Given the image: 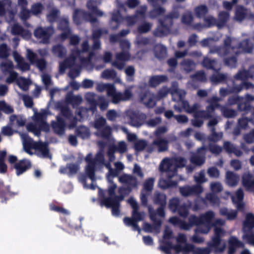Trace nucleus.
<instances>
[{"instance_id": "1", "label": "nucleus", "mask_w": 254, "mask_h": 254, "mask_svg": "<svg viewBox=\"0 0 254 254\" xmlns=\"http://www.w3.org/2000/svg\"><path fill=\"white\" fill-rule=\"evenodd\" d=\"M214 217V213L208 211L202 215L199 218L193 216H191L189 219V224L179 220L176 217L170 218L169 222L185 230L189 229L192 225H197L198 228L196 230V233L206 234L209 232L211 227L213 225L212 220ZM224 224V221L222 220L217 219L215 221L214 225L216 236L213 238L211 244L209 245L208 249H194L192 245L187 244L186 237L183 234L179 235L177 239V245L173 246L170 242L172 237V232L167 227L163 238V242L167 245V248L162 247V249L167 252L169 249H173L176 252H182L184 254H208L210 251H214L216 252H222L225 249V245L220 241L219 237L222 235L223 231L218 226H222Z\"/></svg>"}, {"instance_id": "2", "label": "nucleus", "mask_w": 254, "mask_h": 254, "mask_svg": "<svg viewBox=\"0 0 254 254\" xmlns=\"http://www.w3.org/2000/svg\"><path fill=\"white\" fill-rule=\"evenodd\" d=\"M85 160L87 163V165L85 168V172L92 181H93L95 178L94 172L95 168L101 165H105L108 169L109 172L107 175V178L109 183L108 190V193L109 197V198H105L102 200V203L107 207L112 208L113 215L118 216L120 213V202L123 200L125 195L122 194L123 190L122 188L119 189V191L121 193L119 196L115 195L114 191L117 186L112 182V179L116 177L119 172L124 169V164L121 162H116L114 165L116 170H113L110 164H104L103 154L102 152H99L94 160H92L91 154H88L85 158Z\"/></svg>"}, {"instance_id": "3", "label": "nucleus", "mask_w": 254, "mask_h": 254, "mask_svg": "<svg viewBox=\"0 0 254 254\" xmlns=\"http://www.w3.org/2000/svg\"><path fill=\"white\" fill-rule=\"evenodd\" d=\"M171 93L174 101L179 102L182 105L184 109L188 113H194V119L192 120V125L194 126L199 127L203 124V119H207L212 116V113L210 112L218 106L217 102L218 99L216 98H213L210 101V106L207 108V111L209 113L205 112H198V106L196 104L190 107L188 103L183 100L186 95V92L183 90H180L178 88L177 85L173 86L171 89Z\"/></svg>"}, {"instance_id": "4", "label": "nucleus", "mask_w": 254, "mask_h": 254, "mask_svg": "<svg viewBox=\"0 0 254 254\" xmlns=\"http://www.w3.org/2000/svg\"><path fill=\"white\" fill-rule=\"evenodd\" d=\"M237 44V40H231L229 37H227L224 41L223 47L214 50L211 49L210 52L211 53L216 52L220 56H228L230 58L228 61L227 59H225V64L232 67L235 65L236 63V60L234 57V54H238L243 52L249 53L252 49V45L249 44L248 41H244L242 45L236 48L235 46Z\"/></svg>"}, {"instance_id": "5", "label": "nucleus", "mask_w": 254, "mask_h": 254, "mask_svg": "<svg viewBox=\"0 0 254 254\" xmlns=\"http://www.w3.org/2000/svg\"><path fill=\"white\" fill-rule=\"evenodd\" d=\"M83 50L72 53V56L63 63L60 64V71L63 73L66 68L72 67L74 64L78 65L79 63L84 64V61L89 62L91 57L90 53L87 51L88 45L86 42L82 44Z\"/></svg>"}, {"instance_id": "6", "label": "nucleus", "mask_w": 254, "mask_h": 254, "mask_svg": "<svg viewBox=\"0 0 254 254\" xmlns=\"http://www.w3.org/2000/svg\"><path fill=\"white\" fill-rule=\"evenodd\" d=\"M20 135L22 141L23 149L26 153L32 155L33 153L30 150L33 149L38 155L43 157L51 158L47 144L33 141L26 134L20 133Z\"/></svg>"}, {"instance_id": "7", "label": "nucleus", "mask_w": 254, "mask_h": 254, "mask_svg": "<svg viewBox=\"0 0 254 254\" xmlns=\"http://www.w3.org/2000/svg\"><path fill=\"white\" fill-rule=\"evenodd\" d=\"M96 89L100 92L106 90L107 94L112 99V102L117 104L121 101H125L130 99L132 96L131 88H127L124 93L117 92L114 85L111 84L99 83Z\"/></svg>"}, {"instance_id": "8", "label": "nucleus", "mask_w": 254, "mask_h": 254, "mask_svg": "<svg viewBox=\"0 0 254 254\" xmlns=\"http://www.w3.org/2000/svg\"><path fill=\"white\" fill-rule=\"evenodd\" d=\"M33 111L34 112V115L32 117L33 122L27 125V129L35 135L38 136L40 130H43L47 131L49 130V126L45 121L48 113L44 110H41L39 113H38L35 109H33Z\"/></svg>"}, {"instance_id": "9", "label": "nucleus", "mask_w": 254, "mask_h": 254, "mask_svg": "<svg viewBox=\"0 0 254 254\" xmlns=\"http://www.w3.org/2000/svg\"><path fill=\"white\" fill-rule=\"evenodd\" d=\"M186 160L180 157L177 159H164L160 164V170L167 174L169 178L175 176L178 168L184 167Z\"/></svg>"}, {"instance_id": "10", "label": "nucleus", "mask_w": 254, "mask_h": 254, "mask_svg": "<svg viewBox=\"0 0 254 254\" xmlns=\"http://www.w3.org/2000/svg\"><path fill=\"white\" fill-rule=\"evenodd\" d=\"M127 202L133 209L132 218H125L124 220V223L127 226H131L134 230H137L140 232V229L138 226L137 223L144 219L145 213L137 211L138 204L133 198H130L127 200Z\"/></svg>"}, {"instance_id": "11", "label": "nucleus", "mask_w": 254, "mask_h": 254, "mask_svg": "<svg viewBox=\"0 0 254 254\" xmlns=\"http://www.w3.org/2000/svg\"><path fill=\"white\" fill-rule=\"evenodd\" d=\"M151 219L154 222V225L151 226L147 223H145L143 226V229L147 232L158 233L160 230L161 222L160 218L165 216L163 208L162 207L159 208L156 213H153L150 207L148 208Z\"/></svg>"}, {"instance_id": "12", "label": "nucleus", "mask_w": 254, "mask_h": 254, "mask_svg": "<svg viewBox=\"0 0 254 254\" xmlns=\"http://www.w3.org/2000/svg\"><path fill=\"white\" fill-rule=\"evenodd\" d=\"M254 215L248 214L243 224L244 235L243 238L248 243L254 246Z\"/></svg>"}, {"instance_id": "13", "label": "nucleus", "mask_w": 254, "mask_h": 254, "mask_svg": "<svg viewBox=\"0 0 254 254\" xmlns=\"http://www.w3.org/2000/svg\"><path fill=\"white\" fill-rule=\"evenodd\" d=\"M71 120V117L68 109L66 107L63 108L61 110V116L57 117V122L52 124L55 131L60 135L63 134L65 125Z\"/></svg>"}, {"instance_id": "14", "label": "nucleus", "mask_w": 254, "mask_h": 254, "mask_svg": "<svg viewBox=\"0 0 254 254\" xmlns=\"http://www.w3.org/2000/svg\"><path fill=\"white\" fill-rule=\"evenodd\" d=\"M121 46L123 52L117 55L116 61L113 63L114 66L120 69L124 67V62L129 59V56L127 50L129 48L130 44L127 41L124 40L121 43Z\"/></svg>"}, {"instance_id": "15", "label": "nucleus", "mask_w": 254, "mask_h": 254, "mask_svg": "<svg viewBox=\"0 0 254 254\" xmlns=\"http://www.w3.org/2000/svg\"><path fill=\"white\" fill-rule=\"evenodd\" d=\"M106 120L101 117L97 119L94 123V127L98 130L96 134L104 137H107L111 133V128L105 125Z\"/></svg>"}, {"instance_id": "16", "label": "nucleus", "mask_w": 254, "mask_h": 254, "mask_svg": "<svg viewBox=\"0 0 254 254\" xmlns=\"http://www.w3.org/2000/svg\"><path fill=\"white\" fill-rule=\"evenodd\" d=\"M54 33L52 28L43 29L39 27L37 28L34 32L35 36L42 43L48 42L50 36Z\"/></svg>"}, {"instance_id": "17", "label": "nucleus", "mask_w": 254, "mask_h": 254, "mask_svg": "<svg viewBox=\"0 0 254 254\" xmlns=\"http://www.w3.org/2000/svg\"><path fill=\"white\" fill-rule=\"evenodd\" d=\"M59 27L63 28L64 32L61 35L62 38L69 37L70 38V43L71 45H75L79 42V38L76 36L70 35V32L68 28V21L66 19L61 20Z\"/></svg>"}, {"instance_id": "18", "label": "nucleus", "mask_w": 254, "mask_h": 254, "mask_svg": "<svg viewBox=\"0 0 254 254\" xmlns=\"http://www.w3.org/2000/svg\"><path fill=\"white\" fill-rule=\"evenodd\" d=\"M153 184L154 180L152 179L147 180L144 184V189L140 195L141 203L144 205L147 204V196L149 195V191L152 190Z\"/></svg>"}, {"instance_id": "19", "label": "nucleus", "mask_w": 254, "mask_h": 254, "mask_svg": "<svg viewBox=\"0 0 254 254\" xmlns=\"http://www.w3.org/2000/svg\"><path fill=\"white\" fill-rule=\"evenodd\" d=\"M26 56L31 64L35 65L40 70H43L45 68L46 66L45 61L37 59L36 54L30 50H27Z\"/></svg>"}, {"instance_id": "20", "label": "nucleus", "mask_w": 254, "mask_h": 254, "mask_svg": "<svg viewBox=\"0 0 254 254\" xmlns=\"http://www.w3.org/2000/svg\"><path fill=\"white\" fill-rule=\"evenodd\" d=\"M206 152V149L201 147L197 151V154H194L190 158L191 163L196 166L201 165L204 163V155Z\"/></svg>"}, {"instance_id": "21", "label": "nucleus", "mask_w": 254, "mask_h": 254, "mask_svg": "<svg viewBox=\"0 0 254 254\" xmlns=\"http://www.w3.org/2000/svg\"><path fill=\"white\" fill-rule=\"evenodd\" d=\"M1 66L3 67V69L9 70V76L6 78V82L8 83H10L15 81L17 82V80L19 77H18L16 72L11 70L12 67V62L7 61L2 63Z\"/></svg>"}, {"instance_id": "22", "label": "nucleus", "mask_w": 254, "mask_h": 254, "mask_svg": "<svg viewBox=\"0 0 254 254\" xmlns=\"http://www.w3.org/2000/svg\"><path fill=\"white\" fill-rule=\"evenodd\" d=\"M171 23V19L166 17L165 21H160V25L155 31V35L157 36H162L169 33L170 29L168 24Z\"/></svg>"}, {"instance_id": "23", "label": "nucleus", "mask_w": 254, "mask_h": 254, "mask_svg": "<svg viewBox=\"0 0 254 254\" xmlns=\"http://www.w3.org/2000/svg\"><path fill=\"white\" fill-rule=\"evenodd\" d=\"M179 200L177 198H173L170 201L169 207L173 212L178 210L180 215L186 217L188 214V208L186 207H178Z\"/></svg>"}, {"instance_id": "24", "label": "nucleus", "mask_w": 254, "mask_h": 254, "mask_svg": "<svg viewBox=\"0 0 254 254\" xmlns=\"http://www.w3.org/2000/svg\"><path fill=\"white\" fill-rule=\"evenodd\" d=\"M27 6L26 0H18V6L20 8L19 16L23 20L28 19L31 16L30 11L26 9Z\"/></svg>"}, {"instance_id": "25", "label": "nucleus", "mask_w": 254, "mask_h": 254, "mask_svg": "<svg viewBox=\"0 0 254 254\" xmlns=\"http://www.w3.org/2000/svg\"><path fill=\"white\" fill-rule=\"evenodd\" d=\"M232 200L238 209L243 207V192L241 189H239L234 194L231 195Z\"/></svg>"}, {"instance_id": "26", "label": "nucleus", "mask_w": 254, "mask_h": 254, "mask_svg": "<svg viewBox=\"0 0 254 254\" xmlns=\"http://www.w3.org/2000/svg\"><path fill=\"white\" fill-rule=\"evenodd\" d=\"M125 118L127 120L128 124L132 126L139 127L141 123L138 121L137 114L131 110H129L126 113Z\"/></svg>"}, {"instance_id": "27", "label": "nucleus", "mask_w": 254, "mask_h": 254, "mask_svg": "<svg viewBox=\"0 0 254 254\" xmlns=\"http://www.w3.org/2000/svg\"><path fill=\"white\" fill-rule=\"evenodd\" d=\"M202 191V188L198 186L195 188L190 187H185L180 188V192L184 196H188L193 193H199Z\"/></svg>"}, {"instance_id": "28", "label": "nucleus", "mask_w": 254, "mask_h": 254, "mask_svg": "<svg viewBox=\"0 0 254 254\" xmlns=\"http://www.w3.org/2000/svg\"><path fill=\"white\" fill-rule=\"evenodd\" d=\"M239 177L234 173L228 171L226 174V182L230 187H233L236 186L239 181Z\"/></svg>"}, {"instance_id": "29", "label": "nucleus", "mask_w": 254, "mask_h": 254, "mask_svg": "<svg viewBox=\"0 0 254 254\" xmlns=\"http://www.w3.org/2000/svg\"><path fill=\"white\" fill-rule=\"evenodd\" d=\"M119 182L128 186L129 187L137 186V183L136 179L128 175H123L119 178Z\"/></svg>"}, {"instance_id": "30", "label": "nucleus", "mask_w": 254, "mask_h": 254, "mask_svg": "<svg viewBox=\"0 0 254 254\" xmlns=\"http://www.w3.org/2000/svg\"><path fill=\"white\" fill-rule=\"evenodd\" d=\"M30 167V163L27 160H22L15 164L14 167L17 175H20Z\"/></svg>"}, {"instance_id": "31", "label": "nucleus", "mask_w": 254, "mask_h": 254, "mask_svg": "<svg viewBox=\"0 0 254 254\" xmlns=\"http://www.w3.org/2000/svg\"><path fill=\"white\" fill-rule=\"evenodd\" d=\"M149 2L151 3L154 7V10L151 12L150 15L151 17H158L161 16L165 12V10L160 7H157L155 3L161 1L162 3L165 1V0H148Z\"/></svg>"}, {"instance_id": "32", "label": "nucleus", "mask_w": 254, "mask_h": 254, "mask_svg": "<svg viewBox=\"0 0 254 254\" xmlns=\"http://www.w3.org/2000/svg\"><path fill=\"white\" fill-rule=\"evenodd\" d=\"M243 243L238 241V240L234 237H232L229 240V253L232 254L235 251L236 249L239 247H243Z\"/></svg>"}, {"instance_id": "33", "label": "nucleus", "mask_w": 254, "mask_h": 254, "mask_svg": "<svg viewBox=\"0 0 254 254\" xmlns=\"http://www.w3.org/2000/svg\"><path fill=\"white\" fill-rule=\"evenodd\" d=\"M242 182L247 189L252 190L254 189V178L249 173L244 175Z\"/></svg>"}, {"instance_id": "34", "label": "nucleus", "mask_w": 254, "mask_h": 254, "mask_svg": "<svg viewBox=\"0 0 254 254\" xmlns=\"http://www.w3.org/2000/svg\"><path fill=\"white\" fill-rule=\"evenodd\" d=\"M13 57L15 61L17 62L19 68L22 71L28 70L29 69V65L26 63L20 56L16 52H14Z\"/></svg>"}, {"instance_id": "35", "label": "nucleus", "mask_w": 254, "mask_h": 254, "mask_svg": "<svg viewBox=\"0 0 254 254\" xmlns=\"http://www.w3.org/2000/svg\"><path fill=\"white\" fill-rule=\"evenodd\" d=\"M78 166L75 164H69L67 166L61 167L60 172L61 174L72 175L75 174L78 170Z\"/></svg>"}, {"instance_id": "36", "label": "nucleus", "mask_w": 254, "mask_h": 254, "mask_svg": "<svg viewBox=\"0 0 254 254\" xmlns=\"http://www.w3.org/2000/svg\"><path fill=\"white\" fill-rule=\"evenodd\" d=\"M11 3V1L10 0H4V5H3L0 2V15H3L4 14H5L6 16L8 15L10 17V19H7V20L8 22H10L11 20L13 18V14L11 13L9 11H5L4 8H8ZM6 18H7L6 17Z\"/></svg>"}, {"instance_id": "37", "label": "nucleus", "mask_w": 254, "mask_h": 254, "mask_svg": "<svg viewBox=\"0 0 254 254\" xmlns=\"http://www.w3.org/2000/svg\"><path fill=\"white\" fill-rule=\"evenodd\" d=\"M9 122L11 125L13 126L16 124L19 126H23L25 125L26 120L21 116L12 115L9 117Z\"/></svg>"}, {"instance_id": "38", "label": "nucleus", "mask_w": 254, "mask_h": 254, "mask_svg": "<svg viewBox=\"0 0 254 254\" xmlns=\"http://www.w3.org/2000/svg\"><path fill=\"white\" fill-rule=\"evenodd\" d=\"M156 98L154 95L148 93L142 98V101L147 107H153L155 104V99Z\"/></svg>"}, {"instance_id": "39", "label": "nucleus", "mask_w": 254, "mask_h": 254, "mask_svg": "<svg viewBox=\"0 0 254 254\" xmlns=\"http://www.w3.org/2000/svg\"><path fill=\"white\" fill-rule=\"evenodd\" d=\"M154 50L155 56L159 59L163 58L166 56V49L162 45H156Z\"/></svg>"}, {"instance_id": "40", "label": "nucleus", "mask_w": 254, "mask_h": 254, "mask_svg": "<svg viewBox=\"0 0 254 254\" xmlns=\"http://www.w3.org/2000/svg\"><path fill=\"white\" fill-rule=\"evenodd\" d=\"M254 67H252L250 69V70L249 71H247L246 70H243L240 72H239L237 75H236V78L237 79H245L246 78H248L249 77L253 78L254 77V74H252L251 73H254Z\"/></svg>"}, {"instance_id": "41", "label": "nucleus", "mask_w": 254, "mask_h": 254, "mask_svg": "<svg viewBox=\"0 0 254 254\" xmlns=\"http://www.w3.org/2000/svg\"><path fill=\"white\" fill-rule=\"evenodd\" d=\"M146 7H143L141 8V12H137L136 15L134 17H129L128 19V24L129 25L133 24L137 20L141 19L144 17L145 12L146 11Z\"/></svg>"}, {"instance_id": "42", "label": "nucleus", "mask_w": 254, "mask_h": 254, "mask_svg": "<svg viewBox=\"0 0 254 254\" xmlns=\"http://www.w3.org/2000/svg\"><path fill=\"white\" fill-rule=\"evenodd\" d=\"M30 83L29 80L21 77H19L17 80V84L23 91H26L28 89Z\"/></svg>"}, {"instance_id": "43", "label": "nucleus", "mask_w": 254, "mask_h": 254, "mask_svg": "<svg viewBox=\"0 0 254 254\" xmlns=\"http://www.w3.org/2000/svg\"><path fill=\"white\" fill-rule=\"evenodd\" d=\"M153 145L158 148V151H163L167 149V142L164 139H158L154 141Z\"/></svg>"}, {"instance_id": "44", "label": "nucleus", "mask_w": 254, "mask_h": 254, "mask_svg": "<svg viewBox=\"0 0 254 254\" xmlns=\"http://www.w3.org/2000/svg\"><path fill=\"white\" fill-rule=\"evenodd\" d=\"M166 79L167 77L164 75L154 76L150 79L149 84L152 86H156Z\"/></svg>"}, {"instance_id": "45", "label": "nucleus", "mask_w": 254, "mask_h": 254, "mask_svg": "<svg viewBox=\"0 0 254 254\" xmlns=\"http://www.w3.org/2000/svg\"><path fill=\"white\" fill-rule=\"evenodd\" d=\"M224 147L229 153H234L236 156H240L242 152L240 150L236 149L232 144L229 142H226L224 143Z\"/></svg>"}, {"instance_id": "46", "label": "nucleus", "mask_w": 254, "mask_h": 254, "mask_svg": "<svg viewBox=\"0 0 254 254\" xmlns=\"http://www.w3.org/2000/svg\"><path fill=\"white\" fill-rule=\"evenodd\" d=\"M87 6L89 9L91 10L93 14L101 16L102 13L97 8V2L95 1L90 0L87 2Z\"/></svg>"}, {"instance_id": "47", "label": "nucleus", "mask_w": 254, "mask_h": 254, "mask_svg": "<svg viewBox=\"0 0 254 254\" xmlns=\"http://www.w3.org/2000/svg\"><path fill=\"white\" fill-rule=\"evenodd\" d=\"M220 213L223 215L226 216L228 219L232 220L236 217L237 212L236 211H228L226 208H223L221 209Z\"/></svg>"}, {"instance_id": "48", "label": "nucleus", "mask_w": 254, "mask_h": 254, "mask_svg": "<svg viewBox=\"0 0 254 254\" xmlns=\"http://www.w3.org/2000/svg\"><path fill=\"white\" fill-rule=\"evenodd\" d=\"M247 13V10L242 7H239L236 12L235 18L237 20L241 21L246 17Z\"/></svg>"}, {"instance_id": "49", "label": "nucleus", "mask_w": 254, "mask_h": 254, "mask_svg": "<svg viewBox=\"0 0 254 254\" xmlns=\"http://www.w3.org/2000/svg\"><path fill=\"white\" fill-rule=\"evenodd\" d=\"M250 113L253 115L250 121H249L247 118H243L239 121V125L242 127L246 128L247 125L251 121L253 124H254V109L253 111L250 112Z\"/></svg>"}, {"instance_id": "50", "label": "nucleus", "mask_w": 254, "mask_h": 254, "mask_svg": "<svg viewBox=\"0 0 254 254\" xmlns=\"http://www.w3.org/2000/svg\"><path fill=\"white\" fill-rule=\"evenodd\" d=\"M195 13L199 17H202L207 12V8L204 5H201L195 9Z\"/></svg>"}, {"instance_id": "51", "label": "nucleus", "mask_w": 254, "mask_h": 254, "mask_svg": "<svg viewBox=\"0 0 254 254\" xmlns=\"http://www.w3.org/2000/svg\"><path fill=\"white\" fill-rule=\"evenodd\" d=\"M176 182H171L169 181H166L164 179H161L159 182V186L163 189H166L167 188L175 186L177 185Z\"/></svg>"}, {"instance_id": "52", "label": "nucleus", "mask_w": 254, "mask_h": 254, "mask_svg": "<svg viewBox=\"0 0 254 254\" xmlns=\"http://www.w3.org/2000/svg\"><path fill=\"white\" fill-rule=\"evenodd\" d=\"M116 75V72L113 70L107 69L104 70L101 74L102 78L105 79H113Z\"/></svg>"}, {"instance_id": "53", "label": "nucleus", "mask_w": 254, "mask_h": 254, "mask_svg": "<svg viewBox=\"0 0 254 254\" xmlns=\"http://www.w3.org/2000/svg\"><path fill=\"white\" fill-rule=\"evenodd\" d=\"M0 111H2L6 114H10L13 112L12 108L6 104L4 101H0Z\"/></svg>"}, {"instance_id": "54", "label": "nucleus", "mask_w": 254, "mask_h": 254, "mask_svg": "<svg viewBox=\"0 0 254 254\" xmlns=\"http://www.w3.org/2000/svg\"><path fill=\"white\" fill-rule=\"evenodd\" d=\"M41 78L46 89H50L52 85L51 77L48 74H44L41 76Z\"/></svg>"}, {"instance_id": "55", "label": "nucleus", "mask_w": 254, "mask_h": 254, "mask_svg": "<svg viewBox=\"0 0 254 254\" xmlns=\"http://www.w3.org/2000/svg\"><path fill=\"white\" fill-rule=\"evenodd\" d=\"M156 203H159L162 206L166 204V196L162 193H156L154 197Z\"/></svg>"}, {"instance_id": "56", "label": "nucleus", "mask_w": 254, "mask_h": 254, "mask_svg": "<svg viewBox=\"0 0 254 254\" xmlns=\"http://www.w3.org/2000/svg\"><path fill=\"white\" fill-rule=\"evenodd\" d=\"M82 98L79 96H68L66 98V101L68 103H71L73 106L74 107L75 104H80L82 102Z\"/></svg>"}, {"instance_id": "57", "label": "nucleus", "mask_w": 254, "mask_h": 254, "mask_svg": "<svg viewBox=\"0 0 254 254\" xmlns=\"http://www.w3.org/2000/svg\"><path fill=\"white\" fill-rule=\"evenodd\" d=\"M53 52L57 56L62 57L65 53V50L61 46L58 45L53 48Z\"/></svg>"}, {"instance_id": "58", "label": "nucleus", "mask_w": 254, "mask_h": 254, "mask_svg": "<svg viewBox=\"0 0 254 254\" xmlns=\"http://www.w3.org/2000/svg\"><path fill=\"white\" fill-rule=\"evenodd\" d=\"M78 133L82 138H86L89 135L88 129L85 127H80L78 129Z\"/></svg>"}, {"instance_id": "59", "label": "nucleus", "mask_w": 254, "mask_h": 254, "mask_svg": "<svg viewBox=\"0 0 254 254\" xmlns=\"http://www.w3.org/2000/svg\"><path fill=\"white\" fill-rule=\"evenodd\" d=\"M43 8L42 5L40 3H36L32 5L31 9V13L34 15L39 14L43 10Z\"/></svg>"}, {"instance_id": "60", "label": "nucleus", "mask_w": 254, "mask_h": 254, "mask_svg": "<svg viewBox=\"0 0 254 254\" xmlns=\"http://www.w3.org/2000/svg\"><path fill=\"white\" fill-rule=\"evenodd\" d=\"M116 150L120 153L125 152L127 150L126 143L124 141L119 142L116 147Z\"/></svg>"}, {"instance_id": "61", "label": "nucleus", "mask_w": 254, "mask_h": 254, "mask_svg": "<svg viewBox=\"0 0 254 254\" xmlns=\"http://www.w3.org/2000/svg\"><path fill=\"white\" fill-rule=\"evenodd\" d=\"M211 190L214 192H219L222 190V186L220 183L214 182L210 184Z\"/></svg>"}, {"instance_id": "62", "label": "nucleus", "mask_w": 254, "mask_h": 254, "mask_svg": "<svg viewBox=\"0 0 254 254\" xmlns=\"http://www.w3.org/2000/svg\"><path fill=\"white\" fill-rule=\"evenodd\" d=\"M192 21L191 14L188 12L185 13L182 17V22L186 24H190Z\"/></svg>"}, {"instance_id": "63", "label": "nucleus", "mask_w": 254, "mask_h": 254, "mask_svg": "<svg viewBox=\"0 0 254 254\" xmlns=\"http://www.w3.org/2000/svg\"><path fill=\"white\" fill-rule=\"evenodd\" d=\"M215 62L214 61H211L207 58H204L203 62V65L208 68H215Z\"/></svg>"}, {"instance_id": "64", "label": "nucleus", "mask_w": 254, "mask_h": 254, "mask_svg": "<svg viewBox=\"0 0 254 254\" xmlns=\"http://www.w3.org/2000/svg\"><path fill=\"white\" fill-rule=\"evenodd\" d=\"M194 180L197 183H202L205 182L206 179L205 178L204 173L203 172H200L198 174L194 176Z\"/></svg>"}]
</instances>
